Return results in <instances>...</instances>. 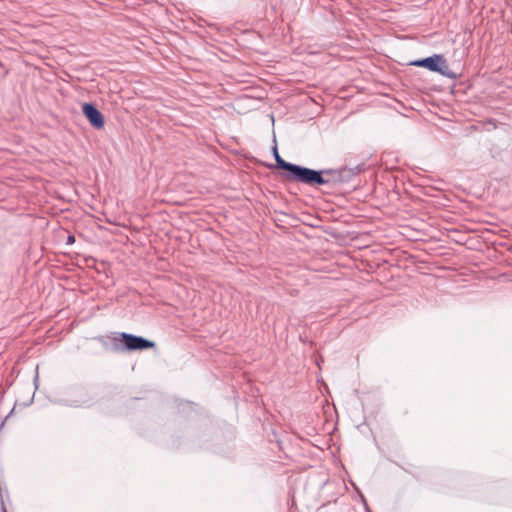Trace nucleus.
I'll return each mask as SVG.
<instances>
[{"label":"nucleus","mask_w":512,"mask_h":512,"mask_svg":"<svg viewBox=\"0 0 512 512\" xmlns=\"http://www.w3.org/2000/svg\"><path fill=\"white\" fill-rule=\"evenodd\" d=\"M83 114L89 123L96 129H102L105 121L102 113L91 103H85L82 107Z\"/></svg>","instance_id":"20e7f679"},{"label":"nucleus","mask_w":512,"mask_h":512,"mask_svg":"<svg viewBox=\"0 0 512 512\" xmlns=\"http://www.w3.org/2000/svg\"><path fill=\"white\" fill-rule=\"evenodd\" d=\"M277 163V166L283 170L286 171L285 173V178L287 180H290L291 178V174H293L295 168H296V164H292V163H289V162H286L284 159H279Z\"/></svg>","instance_id":"39448f33"},{"label":"nucleus","mask_w":512,"mask_h":512,"mask_svg":"<svg viewBox=\"0 0 512 512\" xmlns=\"http://www.w3.org/2000/svg\"><path fill=\"white\" fill-rule=\"evenodd\" d=\"M411 64L418 67H425L430 71L438 72L444 76H452V74L448 72L449 66L442 55L435 54L433 56L414 61Z\"/></svg>","instance_id":"f03ea898"},{"label":"nucleus","mask_w":512,"mask_h":512,"mask_svg":"<svg viewBox=\"0 0 512 512\" xmlns=\"http://www.w3.org/2000/svg\"><path fill=\"white\" fill-rule=\"evenodd\" d=\"M273 152H274L276 162H278L279 159H282L281 156L279 155L276 147L273 148Z\"/></svg>","instance_id":"423d86ee"},{"label":"nucleus","mask_w":512,"mask_h":512,"mask_svg":"<svg viewBox=\"0 0 512 512\" xmlns=\"http://www.w3.org/2000/svg\"><path fill=\"white\" fill-rule=\"evenodd\" d=\"M119 337L121 338L124 348L128 351L145 350L156 346L153 341L125 332L120 333Z\"/></svg>","instance_id":"7ed1b4c3"},{"label":"nucleus","mask_w":512,"mask_h":512,"mask_svg":"<svg viewBox=\"0 0 512 512\" xmlns=\"http://www.w3.org/2000/svg\"><path fill=\"white\" fill-rule=\"evenodd\" d=\"M330 170L316 171L297 165L289 181H296L307 185H324L329 182L323 174H330Z\"/></svg>","instance_id":"f257e3e1"},{"label":"nucleus","mask_w":512,"mask_h":512,"mask_svg":"<svg viewBox=\"0 0 512 512\" xmlns=\"http://www.w3.org/2000/svg\"><path fill=\"white\" fill-rule=\"evenodd\" d=\"M74 241H75L74 236H71V235H70V236L68 237L67 243H68V244H70V243H73Z\"/></svg>","instance_id":"0eeeda50"}]
</instances>
